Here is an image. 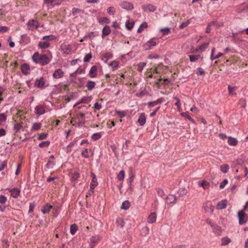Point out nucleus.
Returning <instances> with one entry per match:
<instances>
[{
  "label": "nucleus",
  "mask_w": 248,
  "mask_h": 248,
  "mask_svg": "<svg viewBox=\"0 0 248 248\" xmlns=\"http://www.w3.org/2000/svg\"><path fill=\"white\" fill-rule=\"evenodd\" d=\"M102 238L101 235H95L91 237L90 241V247L93 248Z\"/></svg>",
  "instance_id": "1"
},
{
  "label": "nucleus",
  "mask_w": 248,
  "mask_h": 248,
  "mask_svg": "<svg viewBox=\"0 0 248 248\" xmlns=\"http://www.w3.org/2000/svg\"><path fill=\"white\" fill-rule=\"evenodd\" d=\"M238 217L239 220V224L240 225H244L247 222V217L243 210L238 211Z\"/></svg>",
  "instance_id": "2"
},
{
  "label": "nucleus",
  "mask_w": 248,
  "mask_h": 248,
  "mask_svg": "<svg viewBox=\"0 0 248 248\" xmlns=\"http://www.w3.org/2000/svg\"><path fill=\"white\" fill-rule=\"evenodd\" d=\"M45 80L43 77H41L39 78H37L35 80L34 86L40 89L45 88L46 86L45 85Z\"/></svg>",
  "instance_id": "3"
},
{
  "label": "nucleus",
  "mask_w": 248,
  "mask_h": 248,
  "mask_svg": "<svg viewBox=\"0 0 248 248\" xmlns=\"http://www.w3.org/2000/svg\"><path fill=\"white\" fill-rule=\"evenodd\" d=\"M203 208L205 212L210 213L211 215L213 214L215 206L213 205L210 202H205L203 204Z\"/></svg>",
  "instance_id": "4"
},
{
  "label": "nucleus",
  "mask_w": 248,
  "mask_h": 248,
  "mask_svg": "<svg viewBox=\"0 0 248 248\" xmlns=\"http://www.w3.org/2000/svg\"><path fill=\"white\" fill-rule=\"evenodd\" d=\"M39 64L42 65H45L49 63L50 62V59L45 54L40 55L39 60Z\"/></svg>",
  "instance_id": "5"
},
{
  "label": "nucleus",
  "mask_w": 248,
  "mask_h": 248,
  "mask_svg": "<svg viewBox=\"0 0 248 248\" xmlns=\"http://www.w3.org/2000/svg\"><path fill=\"white\" fill-rule=\"evenodd\" d=\"M27 26L29 30L33 31L39 27L38 22L34 19L31 20L28 22Z\"/></svg>",
  "instance_id": "6"
},
{
  "label": "nucleus",
  "mask_w": 248,
  "mask_h": 248,
  "mask_svg": "<svg viewBox=\"0 0 248 248\" xmlns=\"http://www.w3.org/2000/svg\"><path fill=\"white\" fill-rule=\"evenodd\" d=\"M156 45L155 42L152 39H151L146 42L143 46V47L145 50H150L152 48L153 46Z\"/></svg>",
  "instance_id": "7"
},
{
  "label": "nucleus",
  "mask_w": 248,
  "mask_h": 248,
  "mask_svg": "<svg viewBox=\"0 0 248 248\" xmlns=\"http://www.w3.org/2000/svg\"><path fill=\"white\" fill-rule=\"evenodd\" d=\"M35 113L37 115H41L46 113L44 106L40 105L35 107L34 109Z\"/></svg>",
  "instance_id": "8"
},
{
  "label": "nucleus",
  "mask_w": 248,
  "mask_h": 248,
  "mask_svg": "<svg viewBox=\"0 0 248 248\" xmlns=\"http://www.w3.org/2000/svg\"><path fill=\"white\" fill-rule=\"evenodd\" d=\"M120 6L127 10H131L134 8L133 4L129 2L123 1L120 4Z\"/></svg>",
  "instance_id": "9"
},
{
  "label": "nucleus",
  "mask_w": 248,
  "mask_h": 248,
  "mask_svg": "<svg viewBox=\"0 0 248 248\" xmlns=\"http://www.w3.org/2000/svg\"><path fill=\"white\" fill-rule=\"evenodd\" d=\"M64 72L62 69H56L53 74V77L54 78H60L63 77Z\"/></svg>",
  "instance_id": "10"
},
{
  "label": "nucleus",
  "mask_w": 248,
  "mask_h": 248,
  "mask_svg": "<svg viewBox=\"0 0 248 248\" xmlns=\"http://www.w3.org/2000/svg\"><path fill=\"white\" fill-rule=\"evenodd\" d=\"M165 201L168 204L175 203L177 201V197L174 195L170 194L166 197Z\"/></svg>",
  "instance_id": "11"
},
{
  "label": "nucleus",
  "mask_w": 248,
  "mask_h": 248,
  "mask_svg": "<svg viewBox=\"0 0 248 248\" xmlns=\"http://www.w3.org/2000/svg\"><path fill=\"white\" fill-rule=\"evenodd\" d=\"M165 101V99L163 97H161L157 99L155 101L148 102L147 105L150 107H153L157 104H160Z\"/></svg>",
  "instance_id": "12"
},
{
  "label": "nucleus",
  "mask_w": 248,
  "mask_h": 248,
  "mask_svg": "<svg viewBox=\"0 0 248 248\" xmlns=\"http://www.w3.org/2000/svg\"><path fill=\"white\" fill-rule=\"evenodd\" d=\"M21 70L23 74L24 75H28L30 71L29 65L26 63L22 64L21 66Z\"/></svg>",
  "instance_id": "13"
},
{
  "label": "nucleus",
  "mask_w": 248,
  "mask_h": 248,
  "mask_svg": "<svg viewBox=\"0 0 248 248\" xmlns=\"http://www.w3.org/2000/svg\"><path fill=\"white\" fill-rule=\"evenodd\" d=\"M91 175L92 177V180L90 184V188L93 189L98 185V183L95 174L93 172H91Z\"/></svg>",
  "instance_id": "14"
},
{
  "label": "nucleus",
  "mask_w": 248,
  "mask_h": 248,
  "mask_svg": "<svg viewBox=\"0 0 248 248\" xmlns=\"http://www.w3.org/2000/svg\"><path fill=\"white\" fill-rule=\"evenodd\" d=\"M61 50L62 53L68 55L71 52V46L69 45H64L61 46Z\"/></svg>",
  "instance_id": "15"
},
{
  "label": "nucleus",
  "mask_w": 248,
  "mask_h": 248,
  "mask_svg": "<svg viewBox=\"0 0 248 248\" xmlns=\"http://www.w3.org/2000/svg\"><path fill=\"white\" fill-rule=\"evenodd\" d=\"M146 121V118L144 113L140 114L139 117L138 119V123L140 126H143Z\"/></svg>",
  "instance_id": "16"
},
{
  "label": "nucleus",
  "mask_w": 248,
  "mask_h": 248,
  "mask_svg": "<svg viewBox=\"0 0 248 248\" xmlns=\"http://www.w3.org/2000/svg\"><path fill=\"white\" fill-rule=\"evenodd\" d=\"M227 204V200H223L219 202L216 206V208L218 210H222L226 208Z\"/></svg>",
  "instance_id": "17"
},
{
  "label": "nucleus",
  "mask_w": 248,
  "mask_h": 248,
  "mask_svg": "<svg viewBox=\"0 0 248 248\" xmlns=\"http://www.w3.org/2000/svg\"><path fill=\"white\" fill-rule=\"evenodd\" d=\"M97 67L96 66H93L89 71L88 75L92 78H95L97 76Z\"/></svg>",
  "instance_id": "18"
},
{
  "label": "nucleus",
  "mask_w": 248,
  "mask_h": 248,
  "mask_svg": "<svg viewBox=\"0 0 248 248\" xmlns=\"http://www.w3.org/2000/svg\"><path fill=\"white\" fill-rule=\"evenodd\" d=\"M156 219V214L155 212L151 213L147 218V222L149 223H153Z\"/></svg>",
  "instance_id": "19"
},
{
  "label": "nucleus",
  "mask_w": 248,
  "mask_h": 248,
  "mask_svg": "<svg viewBox=\"0 0 248 248\" xmlns=\"http://www.w3.org/2000/svg\"><path fill=\"white\" fill-rule=\"evenodd\" d=\"M209 44V42H206L205 43L202 44L201 45L199 46L196 49V52H202L204 51L206 48L208 47Z\"/></svg>",
  "instance_id": "20"
},
{
  "label": "nucleus",
  "mask_w": 248,
  "mask_h": 248,
  "mask_svg": "<svg viewBox=\"0 0 248 248\" xmlns=\"http://www.w3.org/2000/svg\"><path fill=\"white\" fill-rule=\"evenodd\" d=\"M216 26L217 27H220L221 26L223 25V24L222 23H221V24H218L217 22V21H212L211 22H210V23L208 24L206 29V31H205V32L206 33H209L211 31V29H210V27L211 26Z\"/></svg>",
  "instance_id": "21"
},
{
  "label": "nucleus",
  "mask_w": 248,
  "mask_h": 248,
  "mask_svg": "<svg viewBox=\"0 0 248 248\" xmlns=\"http://www.w3.org/2000/svg\"><path fill=\"white\" fill-rule=\"evenodd\" d=\"M215 51H216V48L213 47L212 49L211 56H210V59L212 61L214 60L218 59L219 58H220V57H221L223 55L222 53L219 52L216 56H214V53L215 52Z\"/></svg>",
  "instance_id": "22"
},
{
  "label": "nucleus",
  "mask_w": 248,
  "mask_h": 248,
  "mask_svg": "<svg viewBox=\"0 0 248 248\" xmlns=\"http://www.w3.org/2000/svg\"><path fill=\"white\" fill-rule=\"evenodd\" d=\"M11 195L15 198H17L20 194V190L17 188H14L10 190Z\"/></svg>",
  "instance_id": "23"
},
{
  "label": "nucleus",
  "mask_w": 248,
  "mask_h": 248,
  "mask_svg": "<svg viewBox=\"0 0 248 248\" xmlns=\"http://www.w3.org/2000/svg\"><path fill=\"white\" fill-rule=\"evenodd\" d=\"M110 27L107 25L105 26L102 31V37L108 35L110 33Z\"/></svg>",
  "instance_id": "24"
},
{
  "label": "nucleus",
  "mask_w": 248,
  "mask_h": 248,
  "mask_svg": "<svg viewBox=\"0 0 248 248\" xmlns=\"http://www.w3.org/2000/svg\"><path fill=\"white\" fill-rule=\"evenodd\" d=\"M52 207V206L47 203L43 206V208L41 209V211L44 214H47L49 213Z\"/></svg>",
  "instance_id": "25"
},
{
  "label": "nucleus",
  "mask_w": 248,
  "mask_h": 248,
  "mask_svg": "<svg viewBox=\"0 0 248 248\" xmlns=\"http://www.w3.org/2000/svg\"><path fill=\"white\" fill-rule=\"evenodd\" d=\"M21 40L24 45H27L30 42L31 39L29 36L24 34L21 35Z\"/></svg>",
  "instance_id": "26"
},
{
  "label": "nucleus",
  "mask_w": 248,
  "mask_h": 248,
  "mask_svg": "<svg viewBox=\"0 0 248 248\" xmlns=\"http://www.w3.org/2000/svg\"><path fill=\"white\" fill-rule=\"evenodd\" d=\"M143 9L144 11L153 12L155 10L156 7L153 5L148 4L144 5L143 6Z\"/></svg>",
  "instance_id": "27"
},
{
  "label": "nucleus",
  "mask_w": 248,
  "mask_h": 248,
  "mask_svg": "<svg viewBox=\"0 0 248 248\" xmlns=\"http://www.w3.org/2000/svg\"><path fill=\"white\" fill-rule=\"evenodd\" d=\"M135 24L133 20H128L125 23V28L128 31H131Z\"/></svg>",
  "instance_id": "28"
},
{
  "label": "nucleus",
  "mask_w": 248,
  "mask_h": 248,
  "mask_svg": "<svg viewBox=\"0 0 248 248\" xmlns=\"http://www.w3.org/2000/svg\"><path fill=\"white\" fill-rule=\"evenodd\" d=\"M198 185L199 186L202 187L204 189L208 188L210 186L209 183L205 180L199 181Z\"/></svg>",
  "instance_id": "29"
},
{
  "label": "nucleus",
  "mask_w": 248,
  "mask_h": 248,
  "mask_svg": "<svg viewBox=\"0 0 248 248\" xmlns=\"http://www.w3.org/2000/svg\"><path fill=\"white\" fill-rule=\"evenodd\" d=\"M228 143L230 145L236 146L238 143V141L236 139L230 137L228 138Z\"/></svg>",
  "instance_id": "30"
},
{
  "label": "nucleus",
  "mask_w": 248,
  "mask_h": 248,
  "mask_svg": "<svg viewBox=\"0 0 248 248\" xmlns=\"http://www.w3.org/2000/svg\"><path fill=\"white\" fill-rule=\"evenodd\" d=\"M112 54L110 53H105L103 55L102 60L107 62L108 60L112 58Z\"/></svg>",
  "instance_id": "31"
},
{
  "label": "nucleus",
  "mask_w": 248,
  "mask_h": 248,
  "mask_svg": "<svg viewBox=\"0 0 248 248\" xmlns=\"http://www.w3.org/2000/svg\"><path fill=\"white\" fill-rule=\"evenodd\" d=\"M50 44L48 41H42L39 42L38 46L41 48H46L49 46Z\"/></svg>",
  "instance_id": "32"
},
{
  "label": "nucleus",
  "mask_w": 248,
  "mask_h": 248,
  "mask_svg": "<svg viewBox=\"0 0 248 248\" xmlns=\"http://www.w3.org/2000/svg\"><path fill=\"white\" fill-rule=\"evenodd\" d=\"M98 20L100 24H108L109 22V20L106 16H99Z\"/></svg>",
  "instance_id": "33"
},
{
  "label": "nucleus",
  "mask_w": 248,
  "mask_h": 248,
  "mask_svg": "<svg viewBox=\"0 0 248 248\" xmlns=\"http://www.w3.org/2000/svg\"><path fill=\"white\" fill-rule=\"evenodd\" d=\"M189 57L191 62H195L201 58V55H189Z\"/></svg>",
  "instance_id": "34"
},
{
  "label": "nucleus",
  "mask_w": 248,
  "mask_h": 248,
  "mask_svg": "<svg viewBox=\"0 0 248 248\" xmlns=\"http://www.w3.org/2000/svg\"><path fill=\"white\" fill-rule=\"evenodd\" d=\"M96 83L93 81H89L87 84L86 87L90 91H92L95 86Z\"/></svg>",
  "instance_id": "35"
},
{
  "label": "nucleus",
  "mask_w": 248,
  "mask_h": 248,
  "mask_svg": "<svg viewBox=\"0 0 248 248\" xmlns=\"http://www.w3.org/2000/svg\"><path fill=\"white\" fill-rule=\"evenodd\" d=\"M213 229V232L217 234V235H220L221 232V228L217 225H214L213 227H212Z\"/></svg>",
  "instance_id": "36"
},
{
  "label": "nucleus",
  "mask_w": 248,
  "mask_h": 248,
  "mask_svg": "<svg viewBox=\"0 0 248 248\" xmlns=\"http://www.w3.org/2000/svg\"><path fill=\"white\" fill-rule=\"evenodd\" d=\"M148 27V24L147 22H144L142 23L139 27L137 32L140 33L144 29H146Z\"/></svg>",
  "instance_id": "37"
},
{
  "label": "nucleus",
  "mask_w": 248,
  "mask_h": 248,
  "mask_svg": "<svg viewBox=\"0 0 248 248\" xmlns=\"http://www.w3.org/2000/svg\"><path fill=\"white\" fill-rule=\"evenodd\" d=\"M115 113L120 118H124L126 115V112L125 111H120L118 110H115Z\"/></svg>",
  "instance_id": "38"
},
{
  "label": "nucleus",
  "mask_w": 248,
  "mask_h": 248,
  "mask_svg": "<svg viewBox=\"0 0 248 248\" xmlns=\"http://www.w3.org/2000/svg\"><path fill=\"white\" fill-rule=\"evenodd\" d=\"M78 227L76 224H73L70 226V233L72 235H74L78 231Z\"/></svg>",
  "instance_id": "39"
},
{
  "label": "nucleus",
  "mask_w": 248,
  "mask_h": 248,
  "mask_svg": "<svg viewBox=\"0 0 248 248\" xmlns=\"http://www.w3.org/2000/svg\"><path fill=\"white\" fill-rule=\"evenodd\" d=\"M160 31L162 33L163 35H168L170 33V28L168 27L162 28L160 30Z\"/></svg>",
  "instance_id": "40"
},
{
  "label": "nucleus",
  "mask_w": 248,
  "mask_h": 248,
  "mask_svg": "<svg viewBox=\"0 0 248 248\" xmlns=\"http://www.w3.org/2000/svg\"><path fill=\"white\" fill-rule=\"evenodd\" d=\"M231 242V240L228 237H224L221 239V245L226 246Z\"/></svg>",
  "instance_id": "41"
},
{
  "label": "nucleus",
  "mask_w": 248,
  "mask_h": 248,
  "mask_svg": "<svg viewBox=\"0 0 248 248\" xmlns=\"http://www.w3.org/2000/svg\"><path fill=\"white\" fill-rule=\"evenodd\" d=\"M130 202L128 201H124L122 203V206L121 207V209H124V210H127L130 207Z\"/></svg>",
  "instance_id": "42"
},
{
  "label": "nucleus",
  "mask_w": 248,
  "mask_h": 248,
  "mask_svg": "<svg viewBox=\"0 0 248 248\" xmlns=\"http://www.w3.org/2000/svg\"><path fill=\"white\" fill-rule=\"evenodd\" d=\"M102 137L101 132L94 133L92 136V139L93 140H99Z\"/></svg>",
  "instance_id": "43"
},
{
  "label": "nucleus",
  "mask_w": 248,
  "mask_h": 248,
  "mask_svg": "<svg viewBox=\"0 0 248 248\" xmlns=\"http://www.w3.org/2000/svg\"><path fill=\"white\" fill-rule=\"evenodd\" d=\"M109 65L112 67V70L114 71L118 68L119 63L116 61H113L109 64Z\"/></svg>",
  "instance_id": "44"
},
{
  "label": "nucleus",
  "mask_w": 248,
  "mask_h": 248,
  "mask_svg": "<svg viewBox=\"0 0 248 248\" xmlns=\"http://www.w3.org/2000/svg\"><path fill=\"white\" fill-rule=\"evenodd\" d=\"M92 99L91 96H84L81 98V102L84 104H88L91 101Z\"/></svg>",
  "instance_id": "45"
},
{
  "label": "nucleus",
  "mask_w": 248,
  "mask_h": 248,
  "mask_svg": "<svg viewBox=\"0 0 248 248\" xmlns=\"http://www.w3.org/2000/svg\"><path fill=\"white\" fill-rule=\"evenodd\" d=\"M229 169V166L227 164H223L220 167V170L224 173L228 172Z\"/></svg>",
  "instance_id": "46"
},
{
  "label": "nucleus",
  "mask_w": 248,
  "mask_h": 248,
  "mask_svg": "<svg viewBox=\"0 0 248 248\" xmlns=\"http://www.w3.org/2000/svg\"><path fill=\"white\" fill-rule=\"evenodd\" d=\"M55 163L54 161L48 159L47 163L46 164V167L47 169H52L55 165Z\"/></svg>",
  "instance_id": "47"
},
{
  "label": "nucleus",
  "mask_w": 248,
  "mask_h": 248,
  "mask_svg": "<svg viewBox=\"0 0 248 248\" xmlns=\"http://www.w3.org/2000/svg\"><path fill=\"white\" fill-rule=\"evenodd\" d=\"M40 57V55L39 54L38 52H35L34 53L33 56H32V60L33 61L36 63L39 64V57Z\"/></svg>",
  "instance_id": "48"
},
{
  "label": "nucleus",
  "mask_w": 248,
  "mask_h": 248,
  "mask_svg": "<svg viewBox=\"0 0 248 248\" xmlns=\"http://www.w3.org/2000/svg\"><path fill=\"white\" fill-rule=\"evenodd\" d=\"M149 232V229L148 227L145 226L143 227L140 231L141 234L143 236L147 235Z\"/></svg>",
  "instance_id": "49"
},
{
  "label": "nucleus",
  "mask_w": 248,
  "mask_h": 248,
  "mask_svg": "<svg viewBox=\"0 0 248 248\" xmlns=\"http://www.w3.org/2000/svg\"><path fill=\"white\" fill-rule=\"evenodd\" d=\"M42 124L40 123H35L33 124L31 130H38L41 128Z\"/></svg>",
  "instance_id": "50"
},
{
  "label": "nucleus",
  "mask_w": 248,
  "mask_h": 248,
  "mask_svg": "<svg viewBox=\"0 0 248 248\" xmlns=\"http://www.w3.org/2000/svg\"><path fill=\"white\" fill-rule=\"evenodd\" d=\"M89 151L91 152V149L88 150L87 148L85 149L81 153V155L85 158L89 157Z\"/></svg>",
  "instance_id": "51"
},
{
  "label": "nucleus",
  "mask_w": 248,
  "mask_h": 248,
  "mask_svg": "<svg viewBox=\"0 0 248 248\" xmlns=\"http://www.w3.org/2000/svg\"><path fill=\"white\" fill-rule=\"evenodd\" d=\"M228 88L229 94L233 95L236 94L235 91L236 90V88L235 87H232L231 86L229 85Z\"/></svg>",
  "instance_id": "52"
},
{
  "label": "nucleus",
  "mask_w": 248,
  "mask_h": 248,
  "mask_svg": "<svg viewBox=\"0 0 248 248\" xmlns=\"http://www.w3.org/2000/svg\"><path fill=\"white\" fill-rule=\"evenodd\" d=\"M124 170H121L117 175V179L119 181H122L124 178Z\"/></svg>",
  "instance_id": "53"
},
{
  "label": "nucleus",
  "mask_w": 248,
  "mask_h": 248,
  "mask_svg": "<svg viewBox=\"0 0 248 248\" xmlns=\"http://www.w3.org/2000/svg\"><path fill=\"white\" fill-rule=\"evenodd\" d=\"M146 65V63L145 62H140L138 64V71L140 72H141Z\"/></svg>",
  "instance_id": "54"
},
{
  "label": "nucleus",
  "mask_w": 248,
  "mask_h": 248,
  "mask_svg": "<svg viewBox=\"0 0 248 248\" xmlns=\"http://www.w3.org/2000/svg\"><path fill=\"white\" fill-rule=\"evenodd\" d=\"M80 174L79 173L75 171L72 173L71 174V179L72 181H75L79 177Z\"/></svg>",
  "instance_id": "55"
},
{
  "label": "nucleus",
  "mask_w": 248,
  "mask_h": 248,
  "mask_svg": "<svg viewBox=\"0 0 248 248\" xmlns=\"http://www.w3.org/2000/svg\"><path fill=\"white\" fill-rule=\"evenodd\" d=\"M49 144H50L49 141H48V140L44 141L39 143V146L41 148L47 147L49 145Z\"/></svg>",
  "instance_id": "56"
},
{
  "label": "nucleus",
  "mask_w": 248,
  "mask_h": 248,
  "mask_svg": "<svg viewBox=\"0 0 248 248\" xmlns=\"http://www.w3.org/2000/svg\"><path fill=\"white\" fill-rule=\"evenodd\" d=\"M174 99L176 100V103L174 104L177 107V109L179 111H181L182 110V108L180 105V101L179 99L177 97H174Z\"/></svg>",
  "instance_id": "57"
},
{
  "label": "nucleus",
  "mask_w": 248,
  "mask_h": 248,
  "mask_svg": "<svg viewBox=\"0 0 248 248\" xmlns=\"http://www.w3.org/2000/svg\"><path fill=\"white\" fill-rule=\"evenodd\" d=\"M181 116L187 118L189 120H190L191 122L194 123V120L188 115V112H182L181 113Z\"/></svg>",
  "instance_id": "58"
},
{
  "label": "nucleus",
  "mask_w": 248,
  "mask_h": 248,
  "mask_svg": "<svg viewBox=\"0 0 248 248\" xmlns=\"http://www.w3.org/2000/svg\"><path fill=\"white\" fill-rule=\"evenodd\" d=\"M22 127V125L19 123H16L14 126V130L15 132H17Z\"/></svg>",
  "instance_id": "59"
},
{
  "label": "nucleus",
  "mask_w": 248,
  "mask_h": 248,
  "mask_svg": "<svg viewBox=\"0 0 248 248\" xmlns=\"http://www.w3.org/2000/svg\"><path fill=\"white\" fill-rule=\"evenodd\" d=\"M92 58V55L91 53L87 54L84 59H83V62H89L91 61V59Z\"/></svg>",
  "instance_id": "60"
},
{
  "label": "nucleus",
  "mask_w": 248,
  "mask_h": 248,
  "mask_svg": "<svg viewBox=\"0 0 248 248\" xmlns=\"http://www.w3.org/2000/svg\"><path fill=\"white\" fill-rule=\"evenodd\" d=\"M178 194H179L180 196H183L186 194L187 190L185 188H180L178 191Z\"/></svg>",
  "instance_id": "61"
},
{
  "label": "nucleus",
  "mask_w": 248,
  "mask_h": 248,
  "mask_svg": "<svg viewBox=\"0 0 248 248\" xmlns=\"http://www.w3.org/2000/svg\"><path fill=\"white\" fill-rule=\"evenodd\" d=\"M82 13V11L79 9L73 8L72 9V14L73 15L81 14Z\"/></svg>",
  "instance_id": "62"
},
{
  "label": "nucleus",
  "mask_w": 248,
  "mask_h": 248,
  "mask_svg": "<svg viewBox=\"0 0 248 248\" xmlns=\"http://www.w3.org/2000/svg\"><path fill=\"white\" fill-rule=\"evenodd\" d=\"M78 96V94L77 92H74L72 93L70 95L69 97V100L71 99H74L77 98Z\"/></svg>",
  "instance_id": "63"
},
{
  "label": "nucleus",
  "mask_w": 248,
  "mask_h": 248,
  "mask_svg": "<svg viewBox=\"0 0 248 248\" xmlns=\"http://www.w3.org/2000/svg\"><path fill=\"white\" fill-rule=\"evenodd\" d=\"M156 192H157L158 195L159 196L163 197V196H165V194L164 191L163 190V189H162L160 188H157L156 189Z\"/></svg>",
  "instance_id": "64"
}]
</instances>
